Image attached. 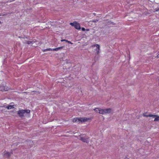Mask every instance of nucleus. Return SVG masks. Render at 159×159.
Segmentation results:
<instances>
[{
    "mask_svg": "<svg viewBox=\"0 0 159 159\" xmlns=\"http://www.w3.org/2000/svg\"><path fill=\"white\" fill-rule=\"evenodd\" d=\"M156 11H159V8L157 9L156 10Z\"/></svg>",
    "mask_w": 159,
    "mask_h": 159,
    "instance_id": "obj_18",
    "label": "nucleus"
},
{
    "mask_svg": "<svg viewBox=\"0 0 159 159\" xmlns=\"http://www.w3.org/2000/svg\"><path fill=\"white\" fill-rule=\"evenodd\" d=\"M156 11H159V8L157 9L156 10Z\"/></svg>",
    "mask_w": 159,
    "mask_h": 159,
    "instance_id": "obj_19",
    "label": "nucleus"
},
{
    "mask_svg": "<svg viewBox=\"0 0 159 159\" xmlns=\"http://www.w3.org/2000/svg\"><path fill=\"white\" fill-rule=\"evenodd\" d=\"M90 119V118H89L83 117L80 118H76L73 119V121L74 122H76L79 123H80V122H85L87 121Z\"/></svg>",
    "mask_w": 159,
    "mask_h": 159,
    "instance_id": "obj_1",
    "label": "nucleus"
},
{
    "mask_svg": "<svg viewBox=\"0 0 159 159\" xmlns=\"http://www.w3.org/2000/svg\"><path fill=\"white\" fill-rule=\"evenodd\" d=\"M100 109V108H95L94 110L96 112L99 113Z\"/></svg>",
    "mask_w": 159,
    "mask_h": 159,
    "instance_id": "obj_12",
    "label": "nucleus"
},
{
    "mask_svg": "<svg viewBox=\"0 0 159 159\" xmlns=\"http://www.w3.org/2000/svg\"><path fill=\"white\" fill-rule=\"evenodd\" d=\"M4 156L7 157H9L10 156V154L8 152H7L4 154Z\"/></svg>",
    "mask_w": 159,
    "mask_h": 159,
    "instance_id": "obj_10",
    "label": "nucleus"
},
{
    "mask_svg": "<svg viewBox=\"0 0 159 159\" xmlns=\"http://www.w3.org/2000/svg\"><path fill=\"white\" fill-rule=\"evenodd\" d=\"M143 116L146 117H149L154 118L156 117L154 120V121H159V116L157 115L149 114L147 115L145 113L143 114Z\"/></svg>",
    "mask_w": 159,
    "mask_h": 159,
    "instance_id": "obj_4",
    "label": "nucleus"
},
{
    "mask_svg": "<svg viewBox=\"0 0 159 159\" xmlns=\"http://www.w3.org/2000/svg\"><path fill=\"white\" fill-rule=\"evenodd\" d=\"M84 135H83V136L80 135V139L83 142H85L87 143H89V138L85 135L83 136Z\"/></svg>",
    "mask_w": 159,
    "mask_h": 159,
    "instance_id": "obj_5",
    "label": "nucleus"
},
{
    "mask_svg": "<svg viewBox=\"0 0 159 159\" xmlns=\"http://www.w3.org/2000/svg\"><path fill=\"white\" fill-rule=\"evenodd\" d=\"M2 23V22L0 21V24H1Z\"/></svg>",
    "mask_w": 159,
    "mask_h": 159,
    "instance_id": "obj_23",
    "label": "nucleus"
},
{
    "mask_svg": "<svg viewBox=\"0 0 159 159\" xmlns=\"http://www.w3.org/2000/svg\"><path fill=\"white\" fill-rule=\"evenodd\" d=\"M8 90L7 88L2 85H0V91H7Z\"/></svg>",
    "mask_w": 159,
    "mask_h": 159,
    "instance_id": "obj_8",
    "label": "nucleus"
},
{
    "mask_svg": "<svg viewBox=\"0 0 159 159\" xmlns=\"http://www.w3.org/2000/svg\"><path fill=\"white\" fill-rule=\"evenodd\" d=\"M32 42H33L32 41H27L26 43L27 44H30L32 43Z\"/></svg>",
    "mask_w": 159,
    "mask_h": 159,
    "instance_id": "obj_14",
    "label": "nucleus"
},
{
    "mask_svg": "<svg viewBox=\"0 0 159 159\" xmlns=\"http://www.w3.org/2000/svg\"><path fill=\"white\" fill-rule=\"evenodd\" d=\"M112 111V110L111 108L105 109H104L100 108L99 113L102 114H104L106 113H110Z\"/></svg>",
    "mask_w": 159,
    "mask_h": 159,
    "instance_id": "obj_3",
    "label": "nucleus"
},
{
    "mask_svg": "<svg viewBox=\"0 0 159 159\" xmlns=\"http://www.w3.org/2000/svg\"><path fill=\"white\" fill-rule=\"evenodd\" d=\"M66 41H67V40H66V39H62V40H61V42H63V41H66Z\"/></svg>",
    "mask_w": 159,
    "mask_h": 159,
    "instance_id": "obj_16",
    "label": "nucleus"
},
{
    "mask_svg": "<svg viewBox=\"0 0 159 159\" xmlns=\"http://www.w3.org/2000/svg\"><path fill=\"white\" fill-rule=\"evenodd\" d=\"M66 42L69 43H70V44H72V43L70 41H66Z\"/></svg>",
    "mask_w": 159,
    "mask_h": 159,
    "instance_id": "obj_15",
    "label": "nucleus"
},
{
    "mask_svg": "<svg viewBox=\"0 0 159 159\" xmlns=\"http://www.w3.org/2000/svg\"><path fill=\"white\" fill-rule=\"evenodd\" d=\"M96 47V53L97 54H98V53L99 51V50L100 46L98 44H96L95 45H93L92 47Z\"/></svg>",
    "mask_w": 159,
    "mask_h": 159,
    "instance_id": "obj_7",
    "label": "nucleus"
},
{
    "mask_svg": "<svg viewBox=\"0 0 159 159\" xmlns=\"http://www.w3.org/2000/svg\"><path fill=\"white\" fill-rule=\"evenodd\" d=\"M125 159H129L127 157H125Z\"/></svg>",
    "mask_w": 159,
    "mask_h": 159,
    "instance_id": "obj_21",
    "label": "nucleus"
},
{
    "mask_svg": "<svg viewBox=\"0 0 159 159\" xmlns=\"http://www.w3.org/2000/svg\"><path fill=\"white\" fill-rule=\"evenodd\" d=\"M96 21L95 20H93V22H95Z\"/></svg>",
    "mask_w": 159,
    "mask_h": 159,
    "instance_id": "obj_22",
    "label": "nucleus"
},
{
    "mask_svg": "<svg viewBox=\"0 0 159 159\" xmlns=\"http://www.w3.org/2000/svg\"><path fill=\"white\" fill-rule=\"evenodd\" d=\"M30 111L29 110H22L18 111L17 114L20 117H22L24 116V114L25 113H30Z\"/></svg>",
    "mask_w": 159,
    "mask_h": 159,
    "instance_id": "obj_2",
    "label": "nucleus"
},
{
    "mask_svg": "<svg viewBox=\"0 0 159 159\" xmlns=\"http://www.w3.org/2000/svg\"><path fill=\"white\" fill-rule=\"evenodd\" d=\"M85 29L84 28H82V30L83 31H84L85 30Z\"/></svg>",
    "mask_w": 159,
    "mask_h": 159,
    "instance_id": "obj_17",
    "label": "nucleus"
},
{
    "mask_svg": "<svg viewBox=\"0 0 159 159\" xmlns=\"http://www.w3.org/2000/svg\"><path fill=\"white\" fill-rule=\"evenodd\" d=\"M157 58L159 57V54L157 56Z\"/></svg>",
    "mask_w": 159,
    "mask_h": 159,
    "instance_id": "obj_20",
    "label": "nucleus"
},
{
    "mask_svg": "<svg viewBox=\"0 0 159 159\" xmlns=\"http://www.w3.org/2000/svg\"><path fill=\"white\" fill-rule=\"evenodd\" d=\"M47 51H52V48H47L44 50V52H46Z\"/></svg>",
    "mask_w": 159,
    "mask_h": 159,
    "instance_id": "obj_13",
    "label": "nucleus"
},
{
    "mask_svg": "<svg viewBox=\"0 0 159 159\" xmlns=\"http://www.w3.org/2000/svg\"><path fill=\"white\" fill-rule=\"evenodd\" d=\"M64 47H58L55 48H53L52 49V51H57L59 50H61Z\"/></svg>",
    "mask_w": 159,
    "mask_h": 159,
    "instance_id": "obj_9",
    "label": "nucleus"
},
{
    "mask_svg": "<svg viewBox=\"0 0 159 159\" xmlns=\"http://www.w3.org/2000/svg\"><path fill=\"white\" fill-rule=\"evenodd\" d=\"M70 25L72 26H74L75 28L77 30L80 29V27L79 23L76 22H74L73 23H70Z\"/></svg>",
    "mask_w": 159,
    "mask_h": 159,
    "instance_id": "obj_6",
    "label": "nucleus"
},
{
    "mask_svg": "<svg viewBox=\"0 0 159 159\" xmlns=\"http://www.w3.org/2000/svg\"><path fill=\"white\" fill-rule=\"evenodd\" d=\"M6 108L8 109H12V108H14L13 107V106H12V105H9V106H7Z\"/></svg>",
    "mask_w": 159,
    "mask_h": 159,
    "instance_id": "obj_11",
    "label": "nucleus"
}]
</instances>
